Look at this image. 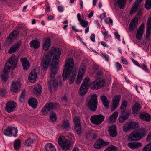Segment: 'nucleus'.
I'll return each mask as SVG.
<instances>
[{"label": "nucleus", "instance_id": "f257e3e1", "mask_svg": "<svg viewBox=\"0 0 151 151\" xmlns=\"http://www.w3.org/2000/svg\"><path fill=\"white\" fill-rule=\"evenodd\" d=\"M74 63L72 58L67 60L62 75L63 80L69 79L70 81V84L74 82L77 73L73 68Z\"/></svg>", "mask_w": 151, "mask_h": 151}, {"label": "nucleus", "instance_id": "f03ea898", "mask_svg": "<svg viewBox=\"0 0 151 151\" xmlns=\"http://www.w3.org/2000/svg\"><path fill=\"white\" fill-rule=\"evenodd\" d=\"M61 50L58 48L53 47L51 52L52 58V63L51 65V73L50 76L54 78L58 70V65L59 59L61 55Z\"/></svg>", "mask_w": 151, "mask_h": 151}, {"label": "nucleus", "instance_id": "7ed1b4c3", "mask_svg": "<svg viewBox=\"0 0 151 151\" xmlns=\"http://www.w3.org/2000/svg\"><path fill=\"white\" fill-rule=\"evenodd\" d=\"M17 58L16 56H12L5 64L3 72L1 75V79L3 82H5L7 81L8 78L7 73L9 72L10 68H13L12 69H14L16 67L17 62Z\"/></svg>", "mask_w": 151, "mask_h": 151}, {"label": "nucleus", "instance_id": "20e7f679", "mask_svg": "<svg viewBox=\"0 0 151 151\" xmlns=\"http://www.w3.org/2000/svg\"><path fill=\"white\" fill-rule=\"evenodd\" d=\"M70 137L69 139H66L63 136H60L58 139V143L63 150H69L70 147V141L74 139L73 135L71 133L68 134Z\"/></svg>", "mask_w": 151, "mask_h": 151}, {"label": "nucleus", "instance_id": "39448f33", "mask_svg": "<svg viewBox=\"0 0 151 151\" xmlns=\"http://www.w3.org/2000/svg\"><path fill=\"white\" fill-rule=\"evenodd\" d=\"M142 132H132L131 133L129 137V141H132L137 140L140 139L144 136L147 134L145 129H142Z\"/></svg>", "mask_w": 151, "mask_h": 151}, {"label": "nucleus", "instance_id": "423d86ee", "mask_svg": "<svg viewBox=\"0 0 151 151\" xmlns=\"http://www.w3.org/2000/svg\"><path fill=\"white\" fill-rule=\"evenodd\" d=\"M90 83L89 78L88 77H86L83 80L80 88L79 92L81 96L83 95L86 93L89 86Z\"/></svg>", "mask_w": 151, "mask_h": 151}, {"label": "nucleus", "instance_id": "0eeeda50", "mask_svg": "<svg viewBox=\"0 0 151 151\" xmlns=\"http://www.w3.org/2000/svg\"><path fill=\"white\" fill-rule=\"evenodd\" d=\"M97 95L93 94L91 96L88 104V108L92 111H95L97 109Z\"/></svg>", "mask_w": 151, "mask_h": 151}, {"label": "nucleus", "instance_id": "6e6552de", "mask_svg": "<svg viewBox=\"0 0 151 151\" xmlns=\"http://www.w3.org/2000/svg\"><path fill=\"white\" fill-rule=\"evenodd\" d=\"M16 27L18 29L16 30L13 31L9 35V37L10 38L12 39L18 36L19 34L21 35H23V32L21 31V30H22L23 29L25 30L24 31V32H25V31H26V29H25V28L24 26L21 27L20 25H17Z\"/></svg>", "mask_w": 151, "mask_h": 151}, {"label": "nucleus", "instance_id": "1a4fd4ad", "mask_svg": "<svg viewBox=\"0 0 151 151\" xmlns=\"http://www.w3.org/2000/svg\"><path fill=\"white\" fill-rule=\"evenodd\" d=\"M56 108L55 104L52 103H49L46 105L42 109L41 113L43 115H45Z\"/></svg>", "mask_w": 151, "mask_h": 151}, {"label": "nucleus", "instance_id": "9d476101", "mask_svg": "<svg viewBox=\"0 0 151 151\" xmlns=\"http://www.w3.org/2000/svg\"><path fill=\"white\" fill-rule=\"evenodd\" d=\"M104 119V116L100 114L91 116L90 120L91 122L93 123L96 125H99L102 122Z\"/></svg>", "mask_w": 151, "mask_h": 151}, {"label": "nucleus", "instance_id": "9b49d317", "mask_svg": "<svg viewBox=\"0 0 151 151\" xmlns=\"http://www.w3.org/2000/svg\"><path fill=\"white\" fill-rule=\"evenodd\" d=\"M38 137L36 135L31 133L29 135V138L27 139L24 142V144L27 146H30L33 144L35 140H38Z\"/></svg>", "mask_w": 151, "mask_h": 151}, {"label": "nucleus", "instance_id": "f8f14e48", "mask_svg": "<svg viewBox=\"0 0 151 151\" xmlns=\"http://www.w3.org/2000/svg\"><path fill=\"white\" fill-rule=\"evenodd\" d=\"M104 85V82L103 81L98 79L96 80L91 83L90 87L93 89H98L103 86Z\"/></svg>", "mask_w": 151, "mask_h": 151}, {"label": "nucleus", "instance_id": "ddd939ff", "mask_svg": "<svg viewBox=\"0 0 151 151\" xmlns=\"http://www.w3.org/2000/svg\"><path fill=\"white\" fill-rule=\"evenodd\" d=\"M16 107V103L12 101L7 103L5 107V110L8 113L13 111Z\"/></svg>", "mask_w": 151, "mask_h": 151}, {"label": "nucleus", "instance_id": "4468645a", "mask_svg": "<svg viewBox=\"0 0 151 151\" xmlns=\"http://www.w3.org/2000/svg\"><path fill=\"white\" fill-rule=\"evenodd\" d=\"M50 60V58L48 55L43 58L41 63L43 70H45L47 69Z\"/></svg>", "mask_w": 151, "mask_h": 151}, {"label": "nucleus", "instance_id": "2eb2a0df", "mask_svg": "<svg viewBox=\"0 0 151 151\" xmlns=\"http://www.w3.org/2000/svg\"><path fill=\"white\" fill-rule=\"evenodd\" d=\"M86 69V68L84 66L82 67H81L79 69L76 81V83L77 84H80L81 83L83 79V76L85 73Z\"/></svg>", "mask_w": 151, "mask_h": 151}, {"label": "nucleus", "instance_id": "dca6fc26", "mask_svg": "<svg viewBox=\"0 0 151 151\" xmlns=\"http://www.w3.org/2000/svg\"><path fill=\"white\" fill-rule=\"evenodd\" d=\"M138 20L137 17L134 18L131 20L129 25V31L132 32L137 28Z\"/></svg>", "mask_w": 151, "mask_h": 151}, {"label": "nucleus", "instance_id": "f3484780", "mask_svg": "<svg viewBox=\"0 0 151 151\" xmlns=\"http://www.w3.org/2000/svg\"><path fill=\"white\" fill-rule=\"evenodd\" d=\"M21 87L20 82L19 81L16 82H12L10 88V90L14 93L17 92L19 90Z\"/></svg>", "mask_w": 151, "mask_h": 151}, {"label": "nucleus", "instance_id": "a211bd4d", "mask_svg": "<svg viewBox=\"0 0 151 151\" xmlns=\"http://www.w3.org/2000/svg\"><path fill=\"white\" fill-rule=\"evenodd\" d=\"M121 97L120 95H115L113 99L112 110L114 111L118 106Z\"/></svg>", "mask_w": 151, "mask_h": 151}, {"label": "nucleus", "instance_id": "6ab92c4d", "mask_svg": "<svg viewBox=\"0 0 151 151\" xmlns=\"http://www.w3.org/2000/svg\"><path fill=\"white\" fill-rule=\"evenodd\" d=\"M144 26L141 24L137 30L136 35V39L138 40H141L144 32Z\"/></svg>", "mask_w": 151, "mask_h": 151}, {"label": "nucleus", "instance_id": "aec40b11", "mask_svg": "<svg viewBox=\"0 0 151 151\" xmlns=\"http://www.w3.org/2000/svg\"><path fill=\"white\" fill-rule=\"evenodd\" d=\"M108 144V142H105L101 139L97 140L94 145L93 147L96 149H99L103 147Z\"/></svg>", "mask_w": 151, "mask_h": 151}, {"label": "nucleus", "instance_id": "412c9836", "mask_svg": "<svg viewBox=\"0 0 151 151\" xmlns=\"http://www.w3.org/2000/svg\"><path fill=\"white\" fill-rule=\"evenodd\" d=\"M58 86V82L56 80H51L49 82L48 87L50 90L52 91H55Z\"/></svg>", "mask_w": 151, "mask_h": 151}, {"label": "nucleus", "instance_id": "4be33fe9", "mask_svg": "<svg viewBox=\"0 0 151 151\" xmlns=\"http://www.w3.org/2000/svg\"><path fill=\"white\" fill-rule=\"evenodd\" d=\"M21 46V42L19 41L14 45L12 47H11L8 50V52L9 54L15 52L19 49V47Z\"/></svg>", "mask_w": 151, "mask_h": 151}, {"label": "nucleus", "instance_id": "5701e85b", "mask_svg": "<svg viewBox=\"0 0 151 151\" xmlns=\"http://www.w3.org/2000/svg\"><path fill=\"white\" fill-rule=\"evenodd\" d=\"M109 131L111 136L115 137L117 135L116 127L115 125H112L109 127Z\"/></svg>", "mask_w": 151, "mask_h": 151}, {"label": "nucleus", "instance_id": "b1692460", "mask_svg": "<svg viewBox=\"0 0 151 151\" xmlns=\"http://www.w3.org/2000/svg\"><path fill=\"white\" fill-rule=\"evenodd\" d=\"M151 29V18L149 19L147 23V28H146V37L147 40L149 39V36L150 35V29Z\"/></svg>", "mask_w": 151, "mask_h": 151}, {"label": "nucleus", "instance_id": "393cba45", "mask_svg": "<svg viewBox=\"0 0 151 151\" xmlns=\"http://www.w3.org/2000/svg\"><path fill=\"white\" fill-rule=\"evenodd\" d=\"M29 77L30 82L32 83H34L37 77V74L35 70H33L31 72Z\"/></svg>", "mask_w": 151, "mask_h": 151}, {"label": "nucleus", "instance_id": "a878e982", "mask_svg": "<svg viewBox=\"0 0 151 151\" xmlns=\"http://www.w3.org/2000/svg\"><path fill=\"white\" fill-rule=\"evenodd\" d=\"M101 99L102 100V102L104 106V107L106 109H108L109 107V101L107 98V97L104 95H102L100 97Z\"/></svg>", "mask_w": 151, "mask_h": 151}, {"label": "nucleus", "instance_id": "bb28decb", "mask_svg": "<svg viewBox=\"0 0 151 151\" xmlns=\"http://www.w3.org/2000/svg\"><path fill=\"white\" fill-rule=\"evenodd\" d=\"M21 61L22 63L24 69H28L30 65L27 60L25 58H22L21 59Z\"/></svg>", "mask_w": 151, "mask_h": 151}, {"label": "nucleus", "instance_id": "cd10ccee", "mask_svg": "<svg viewBox=\"0 0 151 151\" xmlns=\"http://www.w3.org/2000/svg\"><path fill=\"white\" fill-rule=\"evenodd\" d=\"M141 146L142 144L140 143L129 142L128 144V147L132 149H136L139 147Z\"/></svg>", "mask_w": 151, "mask_h": 151}, {"label": "nucleus", "instance_id": "c85d7f7f", "mask_svg": "<svg viewBox=\"0 0 151 151\" xmlns=\"http://www.w3.org/2000/svg\"><path fill=\"white\" fill-rule=\"evenodd\" d=\"M61 128L66 130H69L71 128L69 122L67 120H64L61 125Z\"/></svg>", "mask_w": 151, "mask_h": 151}, {"label": "nucleus", "instance_id": "c756f323", "mask_svg": "<svg viewBox=\"0 0 151 151\" xmlns=\"http://www.w3.org/2000/svg\"><path fill=\"white\" fill-rule=\"evenodd\" d=\"M29 104L33 108H35L37 106V99L34 98H30L29 99Z\"/></svg>", "mask_w": 151, "mask_h": 151}, {"label": "nucleus", "instance_id": "7c9ffc66", "mask_svg": "<svg viewBox=\"0 0 151 151\" xmlns=\"http://www.w3.org/2000/svg\"><path fill=\"white\" fill-rule=\"evenodd\" d=\"M45 151H56L55 147L50 143H48L45 146Z\"/></svg>", "mask_w": 151, "mask_h": 151}, {"label": "nucleus", "instance_id": "2f4dec72", "mask_svg": "<svg viewBox=\"0 0 151 151\" xmlns=\"http://www.w3.org/2000/svg\"><path fill=\"white\" fill-rule=\"evenodd\" d=\"M51 41L49 38L46 39L43 44V49L45 50H48L50 46Z\"/></svg>", "mask_w": 151, "mask_h": 151}, {"label": "nucleus", "instance_id": "473e14b6", "mask_svg": "<svg viewBox=\"0 0 151 151\" xmlns=\"http://www.w3.org/2000/svg\"><path fill=\"white\" fill-rule=\"evenodd\" d=\"M118 113L117 112H114L109 117L108 121L109 122L113 123L116 120L118 116Z\"/></svg>", "mask_w": 151, "mask_h": 151}, {"label": "nucleus", "instance_id": "72a5a7b5", "mask_svg": "<svg viewBox=\"0 0 151 151\" xmlns=\"http://www.w3.org/2000/svg\"><path fill=\"white\" fill-rule=\"evenodd\" d=\"M140 117L141 118L147 121H150V115L148 113H143L140 114Z\"/></svg>", "mask_w": 151, "mask_h": 151}, {"label": "nucleus", "instance_id": "f704fd0d", "mask_svg": "<svg viewBox=\"0 0 151 151\" xmlns=\"http://www.w3.org/2000/svg\"><path fill=\"white\" fill-rule=\"evenodd\" d=\"M41 85L38 84L35 87L33 90V91L35 94H40L41 93Z\"/></svg>", "mask_w": 151, "mask_h": 151}, {"label": "nucleus", "instance_id": "c9c22d12", "mask_svg": "<svg viewBox=\"0 0 151 151\" xmlns=\"http://www.w3.org/2000/svg\"><path fill=\"white\" fill-rule=\"evenodd\" d=\"M126 1L127 0H118L116 3L120 9H123L124 8L126 4Z\"/></svg>", "mask_w": 151, "mask_h": 151}, {"label": "nucleus", "instance_id": "e433bc0d", "mask_svg": "<svg viewBox=\"0 0 151 151\" xmlns=\"http://www.w3.org/2000/svg\"><path fill=\"white\" fill-rule=\"evenodd\" d=\"M143 0H136L134 5L132 7L131 10L130 14L132 13L135 12L137 9L138 5Z\"/></svg>", "mask_w": 151, "mask_h": 151}, {"label": "nucleus", "instance_id": "4c0bfd02", "mask_svg": "<svg viewBox=\"0 0 151 151\" xmlns=\"http://www.w3.org/2000/svg\"><path fill=\"white\" fill-rule=\"evenodd\" d=\"M30 46L35 49L39 47L40 44L38 41L35 40H33L30 42Z\"/></svg>", "mask_w": 151, "mask_h": 151}, {"label": "nucleus", "instance_id": "58836bf2", "mask_svg": "<svg viewBox=\"0 0 151 151\" xmlns=\"http://www.w3.org/2000/svg\"><path fill=\"white\" fill-rule=\"evenodd\" d=\"M140 109V104L139 103H136L133 108L132 111L134 114H136L137 112Z\"/></svg>", "mask_w": 151, "mask_h": 151}, {"label": "nucleus", "instance_id": "ea45409f", "mask_svg": "<svg viewBox=\"0 0 151 151\" xmlns=\"http://www.w3.org/2000/svg\"><path fill=\"white\" fill-rule=\"evenodd\" d=\"M21 142L20 139H16L14 141V148L16 150L19 149L21 146Z\"/></svg>", "mask_w": 151, "mask_h": 151}, {"label": "nucleus", "instance_id": "a19ab883", "mask_svg": "<svg viewBox=\"0 0 151 151\" xmlns=\"http://www.w3.org/2000/svg\"><path fill=\"white\" fill-rule=\"evenodd\" d=\"M10 131L11 132V136L17 137V134L18 130L17 128L10 127Z\"/></svg>", "mask_w": 151, "mask_h": 151}, {"label": "nucleus", "instance_id": "79ce46f5", "mask_svg": "<svg viewBox=\"0 0 151 151\" xmlns=\"http://www.w3.org/2000/svg\"><path fill=\"white\" fill-rule=\"evenodd\" d=\"M75 129L76 133L79 136L81 133V124L75 126Z\"/></svg>", "mask_w": 151, "mask_h": 151}, {"label": "nucleus", "instance_id": "37998d69", "mask_svg": "<svg viewBox=\"0 0 151 151\" xmlns=\"http://www.w3.org/2000/svg\"><path fill=\"white\" fill-rule=\"evenodd\" d=\"M10 130V127H8L4 131V134L6 136H11V132Z\"/></svg>", "mask_w": 151, "mask_h": 151}, {"label": "nucleus", "instance_id": "c03bdc74", "mask_svg": "<svg viewBox=\"0 0 151 151\" xmlns=\"http://www.w3.org/2000/svg\"><path fill=\"white\" fill-rule=\"evenodd\" d=\"M127 105V103L126 101H124L122 102L121 107V109L122 111L124 112L126 109Z\"/></svg>", "mask_w": 151, "mask_h": 151}, {"label": "nucleus", "instance_id": "a18cd8bd", "mask_svg": "<svg viewBox=\"0 0 151 151\" xmlns=\"http://www.w3.org/2000/svg\"><path fill=\"white\" fill-rule=\"evenodd\" d=\"M131 129L130 123L128 122L125 124L123 127V130L124 132H127L129 129Z\"/></svg>", "mask_w": 151, "mask_h": 151}, {"label": "nucleus", "instance_id": "49530a36", "mask_svg": "<svg viewBox=\"0 0 151 151\" xmlns=\"http://www.w3.org/2000/svg\"><path fill=\"white\" fill-rule=\"evenodd\" d=\"M145 7L146 9L147 10H149L151 8V0H146Z\"/></svg>", "mask_w": 151, "mask_h": 151}, {"label": "nucleus", "instance_id": "de8ad7c7", "mask_svg": "<svg viewBox=\"0 0 151 151\" xmlns=\"http://www.w3.org/2000/svg\"><path fill=\"white\" fill-rule=\"evenodd\" d=\"M116 147L114 145H111L106 149L104 151H116Z\"/></svg>", "mask_w": 151, "mask_h": 151}, {"label": "nucleus", "instance_id": "09e8293b", "mask_svg": "<svg viewBox=\"0 0 151 151\" xmlns=\"http://www.w3.org/2000/svg\"><path fill=\"white\" fill-rule=\"evenodd\" d=\"M131 129H135L138 127V123L133 122H130Z\"/></svg>", "mask_w": 151, "mask_h": 151}, {"label": "nucleus", "instance_id": "8fccbe9b", "mask_svg": "<svg viewBox=\"0 0 151 151\" xmlns=\"http://www.w3.org/2000/svg\"><path fill=\"white\" fill-rule=\"evenodd\" d=\"M50 120L52 122H55L56 121L57 119L56 114L54 113L51 114L50 115Z\"/></svg>", "mask_w": 151, "mask_h": 151}, {"label": "nucleus", "instance_id": "3c124183", "mask_svg": "<svg viewBox=\"0 0 151 151\" xmlns=\"http://www.w3.org/2000/svg\"><path fill=\"white\" fill-rule=\"evenodd\" d=\"M80 25L84 27H86L88 25V22L87 21L81 20L80 22Z\"/></svg>", "mask_w": 151, "mask_h": 151}, {"label": "nucleus", "instance_id": "603ef678", "mask_svg": "<svg viewBox=\"0 0 151 151\" xmlns=\"http://www.w3.org/2000/svg\"><path fill=\"white\" fill-rule=\"evenodd\" d=\"M142 151H151V144L146 145L143 148Z\"/></svg>", "mask_w": 151, "mask_h": 151}, {"label": "nucleus", "instance_id": "864d4df0", "mask_svg": "<svg viewBox=\"0 0 151 151\" xmlns=\"http://www.w3.org/2000/svg\"><path fill=\"white\" fill-rule=\"evenodd\" d=\"M74 121L75 125L81 124L80 119L78 117H75L74 119Z\"/></svg>", "mask_w": 151, "mask_h": 151}, {"label": "nucleus", "instance_id": "5fc2aeb1", "mask_svg": "<svg viewBox=\"0 0 151 151\" xmlns=\"http://www.w3.org/2000/svg\"><path fill=\"white\" fill-rule=\"evenodd\" d=\"M25 91L24 90H23L20 96V101H22L24 99L25 97Z\"/></svg>", "mask_w": 151, "mask_h": 151}, {"label": "nucleus", "instance_id": "6e6d98bb", "mask_svg": "<svg viewBox=\"0 0 151 151\" xmlns=\"http://www.w3.org/2000/svg\"><path fill=\"white\" fill-rule=\"evenodd\" d=\"M124 112H122V116L123 118L125 120L126 119H127L129 116V114L128 113H127L126 114L124 115Z\"/></svg>", "mask_w": 151, "mask_h": 151}, {"label": "nucleus", "instance_id": "4d7b16f0", "mask_svg": "<svg viewBox=\"0 0 151 151\" xmlns=\"http://www.w3.org/2000/svg\"><path fill=\"white\" fill-rule=\"evenodd\" d=\"M105 21L107 23H110L112 25L113 24L112 20L110 17H109L107 19L105 20Z\"/></svg>", "mask_w": 151, "mask_h": 151}, {"label": "nucleus", "instance_id": "13d9d810", "mask_svg": "<svg viewBox=\"0 0 151 151\" xmlns=\"http://www.w3.org/2000/svg\"><path fill=\"white\" fill-rule=\"evenodd\" d=\"M6 91V89H3L1 90L0 92L1 95L3 96H4L5 95Z\"/></svg>", "mask_w": 151, "mask_h": 151}, {"label": "nucleus", "instance_id": "bf43d9fd", "mask_svg": "<svg viewBox=\"0 0 151 151\" xmlns=\"http://www.w3.org/2000/svg\"><path fill=\"white\" fill-rule=\"evenodd\" d=\"M90 39L93 42H95V35L93 34H92L90 36Z\"/></svg>", "mask_w": 151, "mask_h": 151}, {"label": "nucleus", "instance_id": "052dcab7", "mask_svg": "<svg viewBox=\"0 0 151 151\" xmlns=\"http://www.w3.org/2000/svg\"><path fill=\"white\" fill-rule=\"evenodd\" d=\"M102 74V73L101 71H100L98 72L96 75V76L97 78L99 77Z\"/></svg>", "mask_w": 151, "mask_h": 151}, {"label": "nucleus", "instance_id": "680f3d73", "mask_svg": "<svg viewBox=\"0 0 151 151\" xmlns=\"http://www.w3.org/2000/svg\"><path fill=\"white\" fill-rule=\"evenodd\" d=\"M147 140L150 141L151 140V132H150L147 137Z\"/></svg>", "mask_w": 151, "mask_h": 151}, {"label": "nucleus", "instance_id": "e2e57ef3", "mask_svg": "<svg viewBox=\"0 0 151 151\" xmlns=\"http://www.w3.org/2000/svg\"><path fill=\"white\" fill-rule=\"evenodd\" d=\"M114 35L115 37L118 40H119L120 39V36L118 33L117 32H115Z\"/></svg>", "mask_w": 151, "mask_h": 151}, {"label": "nucleus", "instance_id": "0e129e2a", "mask_svg": "<svg viewBox=\"0 0 151 151\" xmlns=\"http://www.w3.org/2000/svg\"><path fill=\"white\" fill-rule=\"evenodd\" d=\"M118 119L119 122L121 123L124 122L125 120L123 118L122 116L120 117Z\"/></svg>", "mask_w": 151, "mask_h": 151}, {"label": "nucleus", "instance_id": "69168bd1", "mask_svg": "<svg viewBox=\"0 0 151 151\" xmlns=\"http://www.w3.org/2000/svg\"><path fill=\"white\" fill-rule=\"evenodd\" d=\"M121 60L123 64H126L128 63L126 60L123 57L122 58Z\"/></svg>", "mask_w": 151, "mask_h": 151}, {"label": "nucleus", "instance_id": "338daca9", "mask_svg": "<svg viewBox=\"0 0 151 151\" xmlns=\"http://www.w3.org/2000/svg\"><path fill=\"white\" fill-rule=\"evenodd\" d=\"M132 60L133 62L137 66H140V65L139 64V63L137 62V61L135 60L134 59H132Z\"/></svg>", "mask_w": 151, "mask_h": 151}, {"label": "nucleus", "instance_id": "774afa93", "mask_svg": "<svg viewBox=\"0 0 151 151\" xmlns=\"http://www.w3.org/2000/svg\"><path fill=\"white\" fill-rule=\"evenodd\" d=\"M58 9L59 11L62 12L63 10V7L61 6H58Z\"/></svg>", "mask_w": 151, "mask_h": 151}]
</instances>
